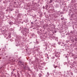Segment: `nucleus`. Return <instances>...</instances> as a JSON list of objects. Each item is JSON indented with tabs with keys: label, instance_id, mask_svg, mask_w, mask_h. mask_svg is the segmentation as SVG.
<instances>
[{
	"label": "nucleus",
	"instance_id": "obj_1",
	"mask_svg": "<svg viewBox=\"0 0 77 77\" xmlns=\"http://www.w3.org/2000/svg\"><path fill=\"white\" fill-rule=\"evenodd\" d=\"M39 77H41V76H42V74H41V73H40L39 75Z\"/></svg>",
	"mask_w": 77,
	"mask_h": 77
},
{
	"label": "nucleus",
	"instance_id": "obj_2",
	"mask_svg": "<svg viewBox=\"0 0 77 77\" xmlns=\"http://www.w3.org/2000/svg\"><path fill=\"white\" fill-rule=\"evenodd\" d=\"M52 2H53V1H52V0H51L49 2L50 3H51Z\"/></svg>",
	"mask_w": 77,
	"mask_h": 77
},
{
	"label": "nucleus",
	"instance_id": "obj_3",
	"mask_svg": "<svg viewBox=\"0 0 77 77\" xmlns=\"http://www.w3.org/2000/svg\"><path fill=\"white\" fill-rule=\"evenodd\" d=\"M25 69H29V68L28 67H25Z\"/></svg>",
	"mask_w": 77,
	"mask_h": 77
},
{
	"label": "nucleus",
	"instance_id": "obj_4",
	"mask_svg": "<svg viewBox=\"0 0 77 77\" xmlns=\"http://www.w3.org/2000/svg\"><path fill=\"white\" fill-rule=\"evenodd\" d=\"M47 74L48 75H49V73L47 72Z\"/></svg>",
	"mask_w": 77,
	"mask_h": 77
},
{
	"label": "nucleus",
	"instance_id": "obj_5",
	"mask_svg": "<svg viewBox=\"0 0 77 77\" xmlns=\"http://www.w3.org/2000/svg\"><path fill=\"white\" fill-rule=\"evenodd\" d=\"M21 66H24V64H22Z\"/></svg>",
	"mask_w": 77,
	"mask_h": 77
},
{
	"label": "nucleus",
	"instance_id": "obj_6",
	"mask_svg": "<svg viewBox=\"0 0 77 77\" xmlns=\"http://www.w3.org/2000/svg\"><path fill=\"white\" fill-rule=\"evenodd\" d=\"M43 9H44V8H45V7H43Z\"/></svg>",
	"mask_w": 77,
	"mask_h": 77
},
{
	"label": "nucleus",
	"instance_id": "obj_7",
	"mask_svg": "<svg viewBox=\"0 0 77 77\" xmlns=\"http://www.w3.org/2000/svg\"><path fill=\"white\" fill-rule=\"evenodd\" d=\"M61 20H63V18H62L61 19Z\"/></svg>",
	"mask_w": 77,
	"mask_h": 77
},
{
	"label": "nucleus",
	"instance_id": "obj_8",
	"mask_svg": "<svg viewBox=\"0 0 77 77\" xmlns=\"http://www.w3.org/2000/svg\"><path fill=\"white\" fill-rule=\"evenodd\" d=\"M56 67H57V66H56L55 67H54L55 68H56Z\"/></svg>",
	"mask_w": 77,
	"mask_h": 77
},
{
	"label": "nucleus",
	"instance_id": "obj_9",
	"mask_svg": "<svg viewBox=\"0 0 77 77\" xmlns=\"http://www.w3.org/2000/svg\"><path fill=\"white\" fill-rule=\"evenodd\" d=\"M54 38H55V36H54Z\"/></svg>",
	"mask_w": 77,
	"mask_h": 77
},
{
	"label": "nucleus",
	"instance_id": "obj_10",
	"mask_svg": "<svg viewBox=\"0 0 77 77\" xmlns=\"http://www.w3.org/2000/svg\"><path fill=\"white\" fill-rule=\"evenodd\" d=\"M67 0L69 1V0Z\"/></svg>",
	"mask_w": 77,
	"mask_h": 77
}]
</instances>
